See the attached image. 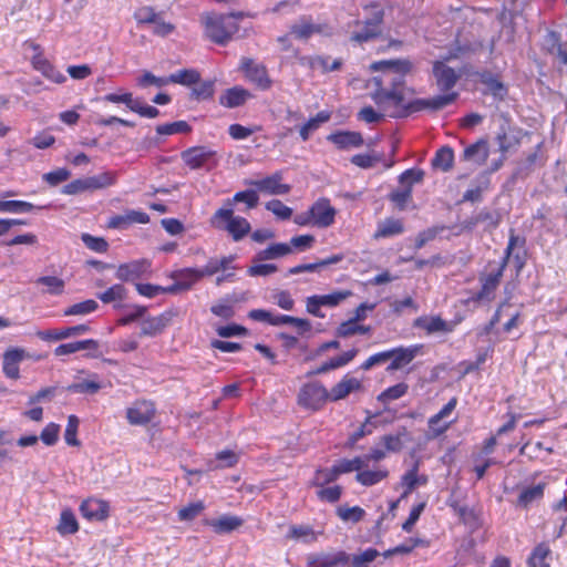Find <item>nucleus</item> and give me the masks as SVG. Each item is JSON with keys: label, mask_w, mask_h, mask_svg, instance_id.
<instances>
[{"label": "nucleus", "mask_w": 567, "mask_h": 567, "mask_svg": "<svg viewBox=\"0 0 567 567\" xmlns=\"http://www.w3.org/2000/svg\"><path fill=\"white\" fill-rule=\"evenodd\" d=\"M370 69L379 72L369 80L370 97L383 111L392 109L391 117L403 118L422 111L437 112L456 102L458 92L435 95L429 99H414L405 102V78L414 70L409 59L382 60L373 62Z\"/></svg>", "instance_id": "f257e3e1"}, {"label": "nucleus", "mask_w": 567, "mask_h": 567, "mask_svg": "<svg viewBox=\"0 0 567 567\" xmlns=\"http://www.w3.org/2000/svg\"><path fill=\"white\" fill-rule=\"evenodd\" d=\"M518 245L524 247L525 237L516 235L512 229L502 260L497 265H495L494 261H488L486 268L489 270L480 275L478 279L481 288L471 297L473 302H491L495 299L496 290L502 281L504 271L508 266L512 252Z\"/></svg>", "instance_id": "f03ea898"}, {"label": "nucleus", "mask_w": 567, "mask_h": 567, "mask_svg": "<svg viewBox=\"0 0 567 567\" xmlns=\"http://www.w3.org/2000/svg\"><path fill=\"white\" fill-rule=\"evenodd\" d=\"M200 23L204 35L210 42L218 45H226L238 33L239 25L236 21H229V17L214 11L203 12Z\"/></svg>", "instance_id": "7ed1b4c3"}, {"label": "nucleus", "mask_w": 567, "mask_h": 567, "mask_svg": "<svg viewBox=\"0 0 567 567\" xmlns=\"http://www.w3.org/2000/svg\"><path fill=\"white\" fill-rule=\"evenodd\" d=\"M337 209L327 197L318 198L306 212L295 216L296 225L305 227L328 228L334 224Z\"/></svg>", "instance_id": "20e7f679"}, {"label": "nucleus", "mask_w": 567, "mask_h": 567, "mask_svg": "<svg viewBox=\"0 0 567 567\" xmlns=\"http://www.w3.org/2000/svg\"><path fill=\"white\" fill-rule=\"evenodd\" d=\"M209 224L215 229L228 231L234 241L241 240L251 230L250 223L245 217L235 216L234 208H218Z\"/></svg>", "instance_id": "39448f33"}, {"label": "nucleus", "mask_w": 567, "mask_h": 567, "mask_svg": "<svg viewBox=\"0 0 567 567\" xmlns=\"http://www.w3.org/2000/svg\"><path fill=\"white\" fill-rule=\"evenodd\" d=\"M181 158L185 166L192 171L205 169L209 172L219 164L217 152L204 145L184 150L181 153Z\"/></svg>", "instance_id": "423d86ee"}, {"label": "nucleus", "mask_w": 567, "mask_h": 567, "mask_svg": "<svg viewBox=\"0 0 567 567\" xmlns=\"http://www.w3.org/2000/svg\"><path fill=\"white\" fill-rule=\"evenodd\" d=\"M297 401L306 410L319 411L330 402L329 390L320 381L305 383L299 390Z\"/></svg>", "instance_id": "0eeeda50"}, {"label": "nucleus", "mask_w": 567, "mask_h": 567, "mask_svg": "<svg viewBox=\"0 0 567 567\" xmlns=\"http://www.w3.org/2000/svg\"><path fill=\"white\" fill-rule=\"evenodd\" d=\"M365 9L372 10L371 18L363 22L355 21L357 25L362 24L363 27L360 31L353 32L350 38L351 41L360 44L373 40L381 34V24L384 18V11L378 3H371L370 6H367Z\"/></svg>", "instance_id": "6e6552de"}, {"label": "nucleus", "mask_w": 567, "mask_h": 567, "mask_svg": "<svg viewBox=\"0 0 567 567\" xmlns=\"http://www.w3.org/2000/svg\"><path fill=\"white\" fill-rule=\"evenodd\" d=\"M152 275V261L141 258L120 264L115 270V277L122 282H135L148 278Z\"/></svg>", "instance_id": "1a4fd4ad"}, {"label": "nucleus", "mask_w": 567, "mask_h": 567, "mask_svg": "<svg viewBox=\"0 0 567 567\" xmlns=\"http://www.w3.org/2000/svg\"><path fill=\"white\" fill-rule=\"evenodd\" d=\"M156 413L154 401L137 399L126 409V420L133 426H146L155 419Z\"/></svg>", "instance_id": "9d476101"}, {"label": "nucleus", "mask_w": 567, "mask_h": 567, "mask_svg": "<svg viewBox=\"0 0 567 567\" xmlns=\"http://www.w3.org/2000/svg\"><path fill=\"white\" fill-rule=\"evenodd\" d=\"M102 100L110 103H123L128 110L142 117L155 118L159 115L158 109L143 104L138 99H133V94L131 92H124L122 94L109 93L105 94Z\"/></svg>", "instance_id": "9b49d317"}, {"label": "nucleus", "mask_w": 567, "mask_h": 567, "mask_svg": "<svg viewBox=\"0 0 567 567\" xmlns=\"http://www.w3.org/2000/svg\"><path fill=\"white\" fill-rule=\"evenodd\" d=\"M432 74L435 80L436 87L443 92L442 95L454 93L452 89L458 82L461 74L444 61L436 60L432 65Z\"/></svg>", "instance_id": "f8f14e48"}, {"label": "nucleus", "mask_w": 567, "mask_h": 567, "mask_svg": "<svg viewBox=\"0 0 567 567\" xmlns=\"http://www.w3.org/2000/svg\"><path fill=\"white\" fill-rule=\"evenodd\" d=\"M30 48L34 51L31 64L35 71L56 84H62L66 81L65 75L43 55L40 44L32 42L30 43Z\"/></svg>", "instance_id": "ddd939ff"}, {"label": "nucleus", "mask_w": 567, "mask_h": 567, "mask_svg": "<svg viewBox=\"0 0 567 567\" xmlns=\"http://www.w3.org/2000/svg\"><path fill=\"white\" fill-rule=\"evenodd\" d=\"M240 70L246 79L255 84L257 89L267 91L271 87L272 81L264 64L256 63L252 59L244 58L240 62Z\"/></svg>", "instance_id": "4468645a"}, {"label": "nucleus", "mask_w": 567, "mask_h": 567, "mask_svg": "<svg viewBox=\"0 0 567 567\" xmlns=\"http://www.w3.org/2000/svg\"><path fill=\"white\" fill-rule=\"evenodd\" d=\"M176 316L174 310H166L158 316L144 318L141 323L140 337H156L164 332Z\"/></svg>", "instance_id": "2eb2a0df"}, {"label": "nucleus", "mask_w": 567, "mask_h": 567, "mask_svg": "<svg viewBox=\"0 0 567 567\" xmlns=\"http://www.w3.org/2000/svg\"><path fill=\"white\" fill-rule=\"evenodd\" d=\"M363 383L360 379L346 373L340 381L329 390L330 402H338L347 399L351 393L363 391Z\"/></svg>", "instance_id": "dca6fc26"}, {"label": "nucleus", "mask_w": 567, "mask_h": 567, "mask_svg": "<svg viewBox=\"0 0 567 567\" xmlns=\"http://www.w3.org/2000/svg\"><path fill=\"white\" fill-rule=\"evenodd\" d=\"M79 511L90 522H103L110 516V504L104 499L87 497L81 503Z\"/></svg>", "instance_id": "f3484780"}, {"label": "nucleus", "mask_w": 567, "mask_h": 567, "mask_svg": "<svg viewBox=\"0 0 567 567\" xmlns=\"http://www.w3.org/2000/svg\"><path fill=\"white\" fill-rule=\"evenodd\" d=\"M171 277L175 280L173 285L167 286L169 293L189 290L203 277L199 268H183L172 272Z\"/></svg>", "instance_id": "a211bd4d"}, {"label": "nucleus", "mask_w": 567, "mask_h": 567, "mask_svg": "<svg viewBox=\"0 0 567 567\" xmlns=\"http://www.w3.org/2000/svg\"><path fill=\"white\" fill-rule=\"evenodd\" d=\"M349 561L350 556L343 550L327 554H310L307 557L308 567H338L346 566Z\"/></svg>", "instance_id": "6ab92c4d"}, {"label": "nucleus", "mask_w": 567, "mask_h": 567, "mask_svg": "<svg viewBox=\"0 0 567 567\" xmlns=\"http://www.w3.org/2000/svg\"><path fill=\"white\" fill-rule=\"evenodd\" d=\"M327 140L340 151L358 148L364 143L362 134L354 131H337L329 134Z\"/></svg>", "instance_id": "aec40b11"}, {"label": "nucleus", "mask_w": 567, "mask_h": 567, "mask_svg": "<svg viewBox=\"0 0 567 567\" xmlns=\"http://www.w3.org/2000/svg\"><path fill=\"white\" fill-rule=\"evenodd\" d=\"M281 172H276L260 181L250 182V185H254L259 192L270 195H286L291 190V186L281 183Z\"/></svg>", "instance_id": "412c9836"}, {"label": "nucleus", "mask_w": 567, "mask_h": 567, "mask_svg": "<svg viewBox=\"0 0 567 567\" xmlns=\"http://www.w3.org/2000/svg\"><path fill=\"white\" fill-rule=\"evenodd\" d=\"M25 358V351L21 348H9L3 353L2 372L11 380L20 378V362Z\"/></svg>", "instance_id": "4be33fe9"}, {"label": "nucleus", "mask_w": 567, "mask_h": 567, "mask_svg": "<svg viewBox=\"0 0 567 567\" xmlns=\"http://www.w3.org/2000/svg\"><path fill=\"white\" fill-rule=\"evenodd\" d=\"M421 347L422 346H411L390 349L389 352H391L392 355L386 371H395L411 363L419 354Z\"/></svg>", "instance_id": "5701e85b"}, {"label": "nucleus", "mask_w": 567, "mask_h": 567, "mask_svg": "<svg viewBox=\"0 0 567 567\" xmlns=\"http://www.w3.org/2000/svg\"><path fill=\"white\" fill-rule=\"evenodd\" d=\"M419 462H415L412 467L402 475V497L410 495L417 486H424L427 484L429 477L425 474H419Z\"/></svg>", "instance_id": "b1692460"}, {"label": "nucleus", "mask_w": 567, "mask_h": 567, "mask_svg": "<svg viewBox=\"0 0 567 567\" xmlns=\"http://www.w3.org/2000/svg\"><path fill=\"white\" fill-rule=\"evenodd\" d=\"M413 326L424 330L427 334L435 332H452L453 326L440 316H422L414 320Z\"/></svg>", "instance_id": "393cba45"}, {"label": "nucleus", "mask_w": 567, "mask_h": 567, "mask_svg": "<svg viewBox=\"0 0 567 567\" xmlns=\"http://www.w3.org/2000/svg\"><path fill=\"white\" fill-rule=\"evenodd\" d=\"M128 290L127 288L118 282L110 286L106 290L103 292H100L96 295V297L104 303V305H113L114 309H121L123 308V302L127 299Z\"/></svg>", "instance_id": "a878e982"}, {"label": "nucleus", "mask_w": 567, "mask_h": 567, "mask_svg": "<svg viewBox=\"0 0 567 567\" xmlns=\"http://www.w3.org/2000/svg\"><path fill=\"white\" fill-rule=\"evenodd\" d=\"M545 488L546 483L523 487L517 496L516 506L527 509L532 504L540 502L544 497Z\"/></svg>", "instance_id": "bb28decb"}, {"label": "nucleus", "mask_w": 567, "mask_h": 567, "mask_svg": "<svg viewBox=\"0 0 567 567\" xmlns=\"http://www.w3.org/2000/svg\"><path fill=\"white\" fill-rule=\"evenodd\" d=\"M489 156V145L486 138H480L475 143L464 148L463 159L473 162L477 165L486 163Z\"/></svg>", "instance_id": "cd10ccee"}, {"label": "nucleus", "mask_w": 567, "mask_h": 567, "mask_svg": "<svg viewBox=\"0 0 567 567\" xmlns=\"http://www.w3.org/2000/svg\"><path fill=\"white\" fill-rule=\"evenodd\" d=\"M480 82L487 87L488 93L498 100H504L508 93L507 86L499 80V76L485 70L476 73Z\"/></svg>", "instance_id": "c85d7f7f"}, {"label": "nucleus", "mask_w": 567, "mask_h": 567, "mask_svg": "<svg viewBox=\"0 0 567 567\" xmlns=\"http://www.w3.org/2000/svg\"><path fill=\"white\" fill-rule=\"evenodd\" d=\"M250 97L251 94L248 90L244 89L243 86L236 85L230 89H227L219 96V104L228 109H234L244 105Z\"/></svg>", "instance_id": "c756f323"}, {"label": "nucleus", "mask_w": 567, "mask_h": 567, "mask_svg": "<svg viewBox=\"0 0 567 567\" xmlns=\"http://www.w3.org/2000/svg\"><path fill=\"white\" fill-rule=\"evenodd\" d=\"M405 230L403 219L389 217L380 221L373 234V239L390 238L403 234Z\"/></svg>", "instance_id": "7c9ffc66"}, {"label": "nucleus", "mask_w": 567, "mask_h": 567, "mask_svg": "<svg viewBox=\"0 0 567 567\" xmlns=\"http://www.w3.org/2000/svg\"><path fill=\"white\" fill-rule=\"evenodd\" d=\"M244 520L235 515H223L218 518L206 519L205 525L212 527L216 534H228L239 528Z\"/></svg>", "instance_id": "2f4dec72"}, {"label": "nucleus", "mask_w": 567, "mask_h": 567, "mask_svg": "<svg viewBox=\"0 0 567 567\" xmlns=\"http://www.w3.org/2000/svg\"><path fill=\"white\" fill-rule=\"evenodd\" d=\"M551 549L545 542L537 544L527 558V567H550Z\"/></svg>", "instance_id": "473e14b6"}, {"label": "nucleus", "mask_w": 567, "mask_h": 567, "mask_svg": "<svg viewBox=\"0 0 567 567\" xmlns=\"http://www.w3.org/2000/svg\"><path fill=\"white\" fill-rule=\"evenodd\" d=\"M236 203H244L246 205V209L249 210L258 206L259 196L254 189L237 192L231 198H227L224 202L221 208H234Z\"/></svg>", "instance_id": "72a5a7b5"}, {"label": "nucleus", "mask_w": 567, "mask_h": 567, "mask_svg": "<svg viewBox=\"0 0 567 567\" xmlns=\"http://www.w3.org/2000/svg\"><path fill=\"white\" fill-rule=\"evenodd\" d=\"M409 435L406 426H401L396 433L384 434L380 442L388 453H398L403 449V439Z\"/></svg>", "instance_id": "f704fd0d"}, {"label": "nucleus", "mask_w": 567, "mask_h": 567, "mask_svg": "<svg viewBox=\"0 0 567 567\" xmlns=\"http://www.w3.org/2000/svg\"><path fill=\"white\" fill-rule=\"evenodd\" d=\"M80 529L79 522L71 508H64L56 525V532L61 536L73 535Z\"/></svg>", "instance_id": "c9c22d12"}, {"label": "nucleus", "mask_w": 567, "mask_h": 567, "mask_svg": "<svg viewBox=\"0 0 567 567\" xmlns=\"http://www.w3.org/2000/svg\"><path fill=\"white\" fill-rule=\"evenodd\" d=\"M433 168L450 172L454 165V151L451 146L440 147L431 159Z\"/></svg>", "instance_id": "e433bc0d"}, {"label": "nucleus", "mask_w": 567, "mask_h": 567, "mask_svg": "<svg viewBox=\"0 0 567 567\" xmlns=\"http://www.w3.org/2000/svg\"><path fill=\"white\" fill-rule=\"evenodd\" d=\"M331 117V113L329 111H320L316 114V116L310 117L305 124H302L299 128V136L303 142H307L310 138L311 133L317 131L321 124L328 122Z\"/></svg>", "instance_id": "4c0bfd02"}, {"label": "nucleus", "mask_w": 567, "mask_h": 567, "mask_svg": "<svg viewBox=\"0 0 567 567\" xmlns=\"http://www.w3.org/2000/svg\"><path fill=\"white\" fill-rule=\"evenodd\" d=\"M85 181L87 185V190L94 192L114 185L117 181V174L116 172L106 171L94 176L85 177Z\"/></svg>", "instance_id": "58836bf2"}, {"label": "nucleus", "mask_w": 567, "mask_h": 567, "mask_svg": "<svg viewBox=\"0 0 567 567\" xmlns=\"http://www.w3.org/2000/svg\"><path fill=\"white\" fill-rule=\"evenodd\" d=\"M99 342L94 339L80 340L75 342L62 343L54 350L55 355H66L81 350H96Z\"/></svg>", "instance_id": "ea45409f"}, {"label": "nucleus", "mask_w": 567, "mask_h": 567, "mask_svg": "<svg viewBox=\"0 0 567 567\" xmlns=\"http://www.w3.org/2000/svg\"><path fill=\"white\" fill-rule=\"evenodd\" d=\"M389 476V471L386 468H378V470H359L355 474V481L363 486H372L375 485Z\"/></svg>", "instance_id": "a19ab883"}, {"label": "nucleus", "mask_w": 567, "mask_h": 567, "mask_svg": "<svg viewBox=\"0 0 567 567\" xmlns=\"http://www.w3.org/2000/svg\"><path fill=\"white\" fill-rule=\"evenodd\" d=\"M292 251V248L289 244L286 243H277L268 246L266 249H262L256 254V260L264 261L269 259H276L284 256L289 255Z\"/></svg>", "instance_id": "79ce46f5"}, {"label": "nucleus", "mask_w": 567, "mask_h": 567, "mask_svg": "<svg viewBox=\"0 0 567 567\" xmlns=\"http://www.w3.org/2000/svg\"><path fill=\"white\" fill-rule=\"evenodd\" d=\"M365 413L367 417L364 422L349 436V443L351 445L355 444L364 436L370 435L377 427V424L373 422V419L378 417L381 414V412L372 413L369 410H367Z\"/></svg>", "instance_id": "37998d69"}, {"label": "nucleus", "mask_w": 567, "mask_h": 567, "mask_svg": "<svg viewBox=\"0 0 567 567\" xmlns=\"http://www.w3.org/2000/svg\"><path fill=\"white\" fill-rule=\"evenodd\" d=\"M168 81L174 84H181L184 86H192L200 81V73L196 69H182L172 73L168 76Z\"/></svg>", "instance_id": "c03bdc74"}, {"label": "nucleus", "mask_w": 567, "mask_h": 567, "mask_svg": "<svg viewBox=\"0 0 567 567\" xmlns=\"http://www.w3.org/2000/svg\"><path fill=\"white\" fill-rule=\"evenodd\" d=\"M44 206H35L32 203L25 200H1L0 212L11 214L30 213L34 209H43Z\"/></svg>", "instance_id": "a18cd8bd"}, {"label": "nucleus", "mask_w": 567, "mask_h": 567, "mask_svg": "<svg viewBox=\"0 0 567 567\" xmlns=\"http://www.w3.org/2000/svg\"><path fill=\"white\" fill-rule=\"evenodd\" d=\"M409 391V385L405 382L396 383L392 386L386 388L378 394L377 400L382 404H388L392 401L399 400L404 396Z\"/></svg>", "instance_id": "49530a36"}, {"label": "nucleus", "mask_w": 567, "mask_h": 567, "mask_svg": "<svg viewBox=\"0 0 567 567\" xmlns=\"http://www.w3.org/2000/svg\"><path fill=\"white\" fill-rule=\"evenodd\" d=\"M287 538L313 543L318 539L317 533L310 525H291Z\"/></svg>", "instance_id": "de8ad7c7"}, {"label": "nucleus", "mask_w": 567, "mask_h": 567, "mask_svg": "<svg viewBox=\"0 0 567 567\" xmlns=\"http://www.w3.org/2000/svg\"><path fill=\"white\" fill-rule=\"evenodd\" d=\"M319 32H321V27L306 19L290 27V33L300 40H307Z\"/></svg>", "instance_id": "09e8293b"}, {"label": "nucleus", "mask_w": 567, "mask_h": 567, "mask_svg": "<svg viewBox=\"0 0 567 567\" xmlns=\"http://www.w3.org/2000/svg\"><path fill=\"white\" fill-rule=\"evenodd\" d=\"M336 514L342 522H351L355 524L359 523L364 517L365 511L358 505L352 507H349L347 505H340L337 507Z\"/></svg>", "instance_id": "8fccbe9b"}, {"label": "nucleus", "mask_w": 567, "mask_h": 567, "mask_svg": "<svg viewBox=\"0 0 567 567\" xmlns=\"http://www.w3.org/2000/svg\"><path fill=\"white\" fill-rule=\"evenodd\" d=\"M332 466L336 470L337 475L340 477V475L351 473L353 471L358 473L359 470L364 467V460L361 456H355L352 460L342 458L336 462Z\"/></svg>", "instance_id": "3c124183"}, {"label": "nucleus", "mask_w": 567, "mask_h": 567, "mask_svg": "<svg viewBox=\"0 0 567 567\" xmlns=\"http://www.w3.org/2000/svg\"><path fill=\"white\" fill-rule=\"evenodd\" d=\"M190 132L192 126L183 120L156 126V133L158 135L187 134Z\"/></svg>", "instance_id": "603ef678"}, {"label": "nucleus", "mask_w": 567, "mask_h": 567, "mask_svg": "<svg viewBox=\"0 0 567 567\" xmlns=\"http://www.w3.org/2000/svg\"><path fill=\"white\" fill-rule=\"evenodd\" d=\"M197 86H194L190 92V97L196 101H205L213 99L215 94V81L206 80L199 81Z\"/></svg>", "instance_id": "864d4df0"}, {"label": "nucleus", "mask_w": 567, "mask_h": 567, "mask_svg": "<svg viewBox=\"0 0 567 567\" xmlns=\"http://www.w3.org/2000/svg\"><path fill=\"white\" fill-rule=\"evenodd\" d=\"M38 285H43L47 287L45 292L59 296L64 292L65 282L63 279L55 276H42L37 279Z\"/></svg>", "instance_id": "5fc2aeb1"}, {"label": "nucleus", "mask_w": 567, "mask_h": 567, "mask_svg": "<svg viewBox=\"0 0 567 567\" xmlns=\"http://www.w3.org/2000/svg\"><path fill=\"white\" fill-rule=\"evenodd\" d=\"M99 308V305L93 299H87L78 303H74L64 309V316H83L94 312Z\"/></svg>", "instance_id": "6e6d98bb"}, {"label": "nucleus", "mask_w": 567, "mask_h": 567, "mask_svg": "<svg viewBox=\"0 0 567 567\" xmlns=\"http://www.w3.org/2000/svg\"><path fill=\"white\" fill-rule=\"evenodd\" d=\"M427 543L421 538H416V537H411L409 538L405 543L403 544H400L391 549H388L386 551H384V557H390L392 555H396V554H410L413 551L414 548L416 547H420V546H426Z\"/></svg>", "instance_id": "4d7b16f0"}, {"label": "nucleus", "mask_w": 567, "mask_h": 567, "mask_svg": "<svg viewBox=\"0 0 567 567\" xmlns=\"http://www.w3.org/2000/svg\"><path fill=\"white\" fill-rule=\"evenodd\" d=\"M205 509V504L203 501H197L194 503H189L188 505L182 507L177 517L181 522H192L197 516H199Z\"/></svg>", "instance_id": "13d9d810"}, {"label": "nucleus", "mask_w": 567, "mask_h": 567, "mask_svg": "<svg viewBox=\"0 0 567 567\" xmlns=\"http://www.w3.org/2000/svg\"><path fill=\"white\" fill-rule=\"evenodd\" d=\"M339 476L337 475V472L333 468V466H331L330 468L319 467L315 472V477L311 484L317 487H323L330 483L336 482Z\"/></svg>", "instance_id": "bf43d9fd"}, {"label": "nucleus", "mask_w": 567, "mask_h": 567, "mask_svg": "<svg viewBox=\"0 0 567 567\" xmlns=\"http://www.w3.org/2000/svg\"><path fill=\"white\" fill-rule=\"evenodd\" d=\"M83 244L92 251L104 254L109 250V243L103 237H96L90 234H82Z\"/></svg>", "instance_id": "052dcab7"}, {"label": "nucleus", "mask_w": 567, "mask_h": 567, "mask_svg": "<svg viewBox=\"0 0 567 567\" xmlns=\"http://www.w3.org/2000/svg\"><path fill=\"white\" fill-rule=\"evenodd\" d=\"M352 296L351 290H337L328 295H319L320 302L323 307H337L343 300Z\"/></svg>", "instance_id": "680f3d73"}, {"label": "nucleus", "mask_w": 567, "mask_h": 567, "mask_svg": "<svg viewBox=\"0 0 567 567\" xmlns=\"http://www.w3.org/2000/svg\"><path fill=\"white\" fill-rule=\"evenodd\" d=\"M79 419L72 414L68 417V424L64 431V440L68 445L80 446L81 442L78 440Z\"/></svg>", "instance_id": "e2e57ef3"}, {"label": "nucleus", "mask_w": 567, "mask_h": 567, "mask_svg": "<svg viewBox=\"0 0 567 567\" xmlns=\"http://www.w3.org/2000/svg\"><path fill=\"white\" fill-rule=\"evenodd\" d=\"M71 176V172L68 168L61 167L43 174L42 179L51 187H55L59 184L68 181Z\"/></svg>", "instance_id": "0e129e2a"}, {"label": "nucleus", "mask_w": 567, "mask_h": 567, "mask_svg": "<svg viewBox=\"0 0 567 567\" xmlns=\"http://www.w3.org/2000/svg\"><path fill=\"white\" fill-rule=\"evenodd\" d=\"M424 178V171L421 168H409L399 176V182L404 187L412 189L414 184L421 183Z\"/></svg>", "instance_id": "69168bd1"}, {"label": "nucleus", "mask_w": 567, "mask_h": 567, "mask_svg": "<svg viewBox=\"0 0 567 567\" xmlns=\"http://www.w3.org/2000/svg\"><path fill=\"white\" fill-rule=\"evenodd\" d=\"M343 489L340 485L323 486L317 492V497L327 503H337L342 496Z\"/></svg>", "instance_id": "338daca9"}, {"label": "nucleus", "mask_w": 567, "mask_h": 567, "mask_svg": "<svg viewBox=\"0 0 567 567\" xmlns=\"http://www.w3.org/2000/svg\"><path fill=\"white\" fill-rule=\"evenodd\" d=\"M389 199L400 209L403 210L406 204L412 199V189L410 187H403L402 189H395L389 194Z\"/></svg>", "instance_id": "774afa93"}]
</instances>
